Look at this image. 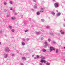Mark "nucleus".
Instances as JSON below:
<instances>
[{"mask_svg":"<svg viewBox=\"0 0 65 65\" xmlns=\"http://www.w3.org/2000/svg\"><path fill=\"white\" fill-rule=\"evenodd\" d=\"M15 30L14 29H12V30H11V31L12 32H14Z\"/></svg>","mask_w":65,"mask_h":65,"instance_id":"aec40b11","label":"nucleus"},{"mask_svg":"<svg viewBox=\"0 0 65 65\" xmlns=\"http://www.w3.org/2000/svg\"><path fill=\"white\" fill-rule=\"evenodd\" d=\"M39 64L40 65H42V63H40Z\"/></svg>","mask_w":65,"mask_h":65,"instance_id":"09e8293b","label":"nucleus"},{"mask_svg":"<svg viewBox=\"0 0 65 65\" xmlns=\"http://www.w3.org/2000/svg\"><path fill=\"white\" fill-rule=\"evenodd\" d=\"M53 43H54V44H56V42H55V41H53Z\"/></svg>","mask_w":65,"mask_h":65,"instance_id":"37998d69","label":"nucleus"},{"mask_svg":"<svg viewBox=\"0 0 65 65\" xmlns=\"http://www.w3.org/2000/svg\"><path fill=\"white\" fill-rule=\"evenodd\" d=\"M50 26H48L46 27V29H49V28H50Z\"/></svg>","mask_w":65,"mask_h":65,"instance_id":"b1692460","label":"nucleus"},{"mask_svg":"<svg viewBox=\"0 0 65 65\" xmlns=\"http://www.w3.org/2000/svg\"><path fill=\"white\" fill-rule=\"evenodd\" d=\"M64 61H65V59H64Z\"/></svg>","mask_w":65,"mask_h":65,"instance_id":"052dcab7","label":"nucleus"},{"mask_svg":"<svg viewBox=\"0 0 65 65\" xmlns=\"http://www.w3.org/2000/svg\"><path fill=\"white\" fill-rule=\"evenodd\" d=\"M43 62L44 63H46V61L45 60H43Z\"/></svg>","mask_w":65,"mask_h":65,"instance_id":"e433bc0d","label":"nucleus"},{"mask_svg":"<svg viewBox=\"0 0 65 65\" xmlns=\"http://www.w3.org/2000/svg\"><path fill=\"white\" fill-rule=\"evenodd\" d=\"M40 33V32H36V34H39Z\"/></svg>","mask_w":65,"mask_h":65,"instance_id":"6ab92c4d","label":"nucleus"},{"mask_svg":"<svg viewBox=\"0 0 65 65\" xmlns=\"http://www.w3.org/2000/svg\"><path fill=\"white\" fill-rule=\"evenodd\" d=\"M10 10H13V9H12V8L11 7L10 8Z\"/></svg>","mask_w":65,"mask_h":65,"instance_id":"7c9ffc66","label":"nucleus"},{"mask_svg":"<svg viewBox=\"0 0 65 65\" xmlns=\"http://www.w3.org/2000/svg\"><path fill=\"white\" fill-rule=\"evenodd\" d=\"M43 56H41L40 58H43Z\"/></svg>","mask_w":65,"mask_h":65,"instance_id":"49530a36","label":"nucleus"},{"mask_svg":"<svg viewBox=\"0 0 65 65\" xmlns=\"http://www.w3.org/2000/svg\"><path fill=\"white\" fill-rule=\"evenodd\" d=\"M4 11L5 12H6V11H7V10L6 9H4Z\"/></svg>","mask_w":65,"mask_h":65,"instance_id":"393cba45","label":"nucleus"},{"mask_svg":"<svg viewBox=\"0 0 65 65\" xmlns=\"http://www.w3.org/2000/svg\"><path fill=\"white\" fill-rule=\"evenodd\" d=\"M20 65H24L23 64V63H20Z\"/></svg>","mask_w":65,"mask_h":65,"instance_id":"79ce46f5","label":"nucleus"},{"mask_svg":"<svg viewBox=\"0 0 65 65\" xmlns=\"http://www.w3.org/2000/svg\"><path fill=\"white\" fill-rule=\"evenodd\" d=\"M46 65H50V64L49 62H47L46 63Z\"/></svg>","mask_w":65,"mask_h":65,"instance_id":"412c9836","label":"nucleus"},{"mask_svg":"<svg viewBox=\"0 0 65 65\" xmlns=\"http://www.w3.org/2000/svg\"><path fill=\"white\" fill-rule=\"evenodd\" d=\"M9 2L10 4H12V1H10Z\"/></svg>","mask_w":65,"mask_h":65,"instance_id":"2f4dec72","label":"nucleus"},{"mask_svg":"<svg viewBox=\"0 0 65 65\" xmlns=\"http://www.w3.org/2000/svg\"><path fill=\"white\" fill-rule=\"evenodd\" d=\"M34 55H32V57H34Z\"/></svg>","mask_w":65,"mask_h":65,"instance_id":"864d4df0","label":"nucleus"},{"mask_svg":"<svg viewBox=\"0 0 65 65\" xmlns=\"http://www.w3.org/2000/svg\"><path fill=\"white\" fill-rule=\"evenodd\" d=\"M64 22H65V19H64Z\"/></svg>","mask_w":65,"mask_h":65,"instance_id":"0e129e2a","label":"nucleus"},{"mask_svg":"<svg viewBox=\"0 0 65 65\" xmlns=\"http://www.w3.org/2000/svg\"><path fill=\"white\" fill-rule=\"evenodd\" d=\"M48 41L49 42H50V41H51V39H48Z\"/></svg>","mask_w":65,"mask_h":65,"instance_id":"cd10ccee","label":"nucleus"},{"mask_svg":"<svg viewBox=\"0 0 65 65\" xmlns=\"http://www.w3.org/2000/svg\"><path fill=\"white\" fill-rule=\"evenodd\" d=\"M41 21L42 22H44V20L43 19H41Z\"/></svg>","mask_w":65,"mask_h":65,"instance_id":"c756f323","label":"nucleus"},{"mask_svg":"<svg viewBox=\"0 0 65 65\" xmlns=\"http://www.w3.org/2000/svg\"><path fill=\"white\" fill-rule=\"evenodd\" d=\"M63 26L64 27H65V24H63Z\"/></svg>","mask_w":65,"mask_h":65,"instance_id":"3c124183","label":"nucleus"},{"mask_svg":"<svg viewBox=\"0 0 65 65\" xmlns=\"http://www.w3.org/2000/svg\"><path fill=\"white\" fill-rule=\"evenodd\" d=\"M44 59H45L44 57H43L41 59V60H44Z\"/></svg>","mask_w":65,"mask_h":65,"instance_id":"ea45409f","label":"nucleus"},{"mask_svg":"<svg viewBox=\"0 0 65 65\" xmlns=\"http://www.w3.org/2000/svg\"><path fill=\"white\" fill-rule=\"evenodd\" d=\"M22 39L23 41H25V39L24 38H23Z\"/></svg>","mask_w":65,"mask_h":65,"instance_id":"a19ab883","label":"nucleus"},{"mask_svg":"<svg viewBox=\"0 0 65 65\" xmlns=\"http://www.w3.org/2000/svg\"><path fill=\"white\" fill-rule=\"evenodd\" d=\"M46 51V50L45 49H42V51L43 52H45Z\"/></svg>","mask_w":65,"mask_h":65,"instance_id":"f3484780","label":"nucleus"},{"mask_svg":"<svg viewBox=\"0 0 65 65\" xmlns=\"http://www.w3.org/2000/svg\"><path fill=\"white\" fill-rule=\"evenodd\" d=\"M16 52L17 53H19V51L18 50H16Z\"/></svg>","mask_w":65,"mask_h":65,"instance_id":"a18cd8bd","label":"nucleus"},{"mask_svg":"<svg viewBox=\"0 0 65 65\" xmlns=\"http://www.w3.org/2000/svg\"><path fill=\"white\" fill-rule=\"evenodd\" d=\"M25 32H28V30H25Z\"/></svg>","mask_w":65,"mask_h":65,"instance_id":"72a5a7b5","label":"nucleus"},{"mask_svg":"<svg viewBox=\"0 0 65 65\" xmlns=\"http://www.w3.org/2000/svg\"><path fill=\"white\" fill-rule=\"evenodd\" d=\"M40 62H41V63H43V60H41L40 61Z\"/></svg>","mask_w":65,"mask_h":65,"instance_id":"c85d7f7f","label":"nucleus"},{"mask_svg":"<svg viewBox=\"0 0 65 65\" xmlns=\"http://www.w3.org/2000/svg\"><path fill=\"white\" fill-rule=\"evenodd\" d=\"M61 15V13L60 12L58 13L57 14H56V16L57 17H59Z\"/></svg>","mask_w":65,"mask_h":65,"instance_id":"423d86ee","label":"nucleus"},{"mask_svg":"<svg viewBox=\"0 0 65 65\" xmlns=\"http://www.w3.org/2000/svg\"><path fill=\"white\" fill-rule=\"evenodd\" d=\"M64 49H65V47H64Z\"/></svg>","mask_w":65,"mask_h":65,"instance_id":"bf43d9fd","label":"nucleus"},{"mask_svg":"<svg viewBox=\"0 0 65 65\" xmlns=\"http://www.w3.org/2000/svg\"><path fill=\"white\" fill-rule=\"evenodd\" d=\"M29 20H30V21L31 20H32V19H31V18H29Z\"/></svg>","mask_w":65,"mask_h":65,"instance_id":"8fccbe9b","label":"nucleus"},{"mask_svg":"<svg viewBox=\"0 0 65 65\" xmlns=\"http://www.w3.org/2000/svg\"><path fill=\"white\" fill-rule=\"evenodd\" d=\"M7 17H8H8H9V15H7Z\"/></svg>","mask_w":65,"mask_h":65,"instance_id":"603ef678","label":"nucleus"},{"mask_svg":"<svg viewBox=\"0 0 65 65\" xmlns=\"http://www.w3.org/2000/svg\"><path fill=\"white\" fill-rule=\"evenodd\" d=\"M41 39L42 40H43V39H44V38H43V37H41Z\"/></svg>","mask_w":65,"mask_h":65,"instance_id":"473e14b6","label":"nucleus"},{"mask_svg":"<svg viewBox=\"0 0 65 65\" xmlns=\"http://www.w3.org/2000/svg\"><path fill=\"white\" fill-rule=\"evenodd\" d=\"M0 33H2V30H1L0 31Z\"/></svg>","mask_w":65,"mask_h":65,"instance_id":"de8ad7c7","label":"nucleus"},{"mask_svg":"<svg viewBox=\"0 0 65 65\" xmlns=\"http://www.w3.org/2000/svg\"><path fill=\"white\" fill-rule=\"evenodd\" d=\"M31 27L32 28H33V26H32Z\"/></svg>","mask_w":65,"mask_h":65,"instance_id":"6e6d98bb","label":"nucleus"},{"mask_svg":"<svg viewBox=\"0 0 65 65\" xmlns=\"http://www.w3.org/2000/svg\"><path fill=\"white\" fill-rule=\"evenodd\" d=\"M4 4L5 5H6V4H7V3L6 2H3Z\"/></svg>","mask_w":65,"mask_h":65,"instance_id":"9d476101","label":"nucleus"},{"mask_svg":"<svg viewBox=\"0 0 65 65\" xmlns=\"http://www.w3.org/2000/svg\"><path fill=\"white\" fill-rule=\"evenodd\" d=\"M50 52H52V51L55 50V49H54V47H50Z\"/></svg>","mask_w":65,"mask_h":65,"instance_id":"20e7f679","label":"nucleus"},{"mask_svg":"<svg viewBox=\"0 0 65 65\" xmlns=\"http://www.w3.org/2000/svg\"><path fill=\"white\" fill-rule=\"evenodd\" d=\"M54 6L55 8H57L58 7V6L59 5V4L58 3H56L54 4Z\"/></svg>","mask_w":65,"mask_h":65,"instance_id":"7ed1b4c3","label":"nucleus"},{"mask_svg":"<svg viewBox=\"0 0 65 65\" xmlns=\"http://www.w3.org/2000/svg\"><path fill=\"white\" fill-rule=\"evenodd\" d=\"M56 12H58V10H57L56 11Z\"/></svg>","mask_w":65,"mask_h":65,"instance_id":"13d9d810","label":"nucleus"},{"mask_svg":"<svg viewBox=\"0 0 65 65\" xmlns=\"http://www.w3.org/2000/svg\"><path fill=\"white\" fill-rule=\"evenodd\" d=\"M50 35H54V33L52 32H50Z\"/></svg>","mask_w":65,"mask_h":65,"instance_id":"4be33fe9","label":"nucleus"},{"mask_svg":"<svg viewBox=\"0 0 65 65\" xmlns=\"http://www.w3.org/2000/svg\"><path fill=\"white\" fill-rule=\"evenodd\" d=\"M22 60H26V58L25 57H22Z\"/></svg>","mask_w":65,"mask_h":65,"instance_id":"1a4fd4ad","label":"nucleus"},{"mask_svg":"<svg viewBox=\"0 0 65 65\" xmlns=\"http://www.w3.org/2000/svg\"><path fill=\"white\" fill-rule=\"evenodd\" d=\"M44 11V9L43 8H41V10L40 11V12H43Z\"/></svg>","mask_w":65,"mask_h":65,"instance_id":"39448f33","label":"nucleus"},{"mask_svg":"<svg viewBox=\"0 0 65 65\" xmlns=\"http://www.w3.org/2000/svg\"><path fill=\"white\" fill-rule=\"evenodd\" d=\"M5 51L6 52L8 53L10 51V49L8 47H6L5 48Z\"/></svg>","mask_w":65,"mask_h":65,"instance_id":"f257e3e1","label":"nucleus"},{"mask_svg":"<svg viewBox=\"0 0 65 65\" xmlns=\"http://www.w3.org/2000/svg\"><path fill=\"white\" fill-rule=\"evenodd\" d=\"M34 8L35 9H36L37 8V5H35L34 6Z\"/></svg>","mask_w":65,"mask_h":65,"instance_id":"0eeeda50","label":"nucleus"},{"mask_svg":"<svg viewBox=\"0 0 65 65\" xmlns=\"http://www.w3.org/2000/svg\"><path fill=\"white\" fill-rule=\"evenodd\" d=\"M9 28L10 29H12V26H11L9 25L8 26Z\"/></svg>","mask_w":65,"mask_h":65,"instance_id":"9b49d317","label":"nucleus"},{"mask_svg":"<svg viewBox=\"0 0 65 65\" xmlns=\"http://www.w3.org/2000/svg\"><path fill=\"white\" fill-rule=\"evenodd\" d=\"M36 14L37 15H39V14H40V13H39V12H38L36 13Z\"/></svg>","mask_w":65,"mask_h":65,"instance_id":"5701e85b","label":"nucleus"},{"mask_svg":"<svg viewBox=\"0 0 65 65\" xmlns=\"http://www.w3.org/2000/svg\"><path fill=\"white\" fill-rule=\"evenodd\" d=\"M60 33H61V34H64V32L62 30L60 31Z\"/></svg>","mask_w":65,"mask_h":65,"instance_id":"f8f14e48","label":"nucleus"},{"mask_svg":"<svg viewBox=\"0 0 65 65\" xmlns=\"http://www.w3.org/2000/svg\"><path fill=\"white\" fill-rule=\"evenodd\" d=\"M33 2H36V0H33Z\"/></svg>","mask_w":65,"mask_h":65,"instance_id":"c03bdc74","label":"nucleus"},{"mask_svg":"<svg viewBox=\"0 0 65 65\" xmlns=\"http://www.w3.org/2000/svg\"><path fill=\"white\" fill-rule=\"evenodd\" d=\"M37 57V58H39V56H38L37 55V56L36 57Z\"/></svg>","mask_w":65,"mask_h":65,"instance_id":"c9c22d12","label":"nucleus"},{"mask_svg":"<svg viewBox=\"0 0 65 65\" xmlns=\"http://www.w3.org/2000/svg\"><path fill=\"white\" fill-rule=\"evenodd\" d=\"M3 57L4 58H6L8 57V55L7 54L5 53L3 54Z\"/></svg>","mask_w":65,"mask_h":65,"instance_id":"f03ea898","label":"nucleus"},{"mask_svg":"<svg viewBox=\"0 0 65 65\" xmlns=\"http://www.w3.org/2000/svg\"><path fill=\"white\" fill-rule=\"evenodd\" d=\"M12 20H15V18L14 17H11Z\"/></svg>","mask_w":65,"mask_h":65,"instance_id":"4468645a","label":"nucleus"},{"mask_svg":"<svg viewBox=\"0 0 65 65\" xmlns=\"http://www.w3.org/2000/svg\"><path fill=\"white\" fill-rule=\"evenodd\" d=\"M53 1H55V0H52Z\"/></svg>","mask_w":65,"mask_h":65,"instance_id":"e2e57ef3","label":"nucleus"},{"mask_svg":"<svg viewBox=\"0 0 65 65\" xmlns=\"http://www.w3.org/2000/svg\"><path fill=\"white\" fill-rule=\"evenodd\" d=\"M24 25H26L27 23V22L26 21H24Z\"/></svg>","mask_w":65,"mask_h":65,"instance_id":"a211bd4d","label":"nucleus"},{"mask_svg":"<svg viewBox=\"0 0 65 65\" xmlns=\"http://www.w3.org/2000/svg\"><path fill=\"white\" fill-rule=\"evenodd\" d=\"M58 50L57 49L56 50V53H58Z\"/></svg>","mask_w":65,"mask_h":65,"instance_id":"a878e982","label":"nucleus"},{"mask_svg":"<svg viewBox=\"0 0 65 65\" xmlns=\"http://www.w3.org/2000/svg\"><path fill=\"white\" fill-rule=\"evenodd\" d=\"M17 14H15V15H17Z\"/></svg>","mask_w":65,"mask_h":65,"instance_id":"680f3d73","label":"nucleus"},{"mask_svg":"<svg viewBox=\"0 0 65 65\" xmlns=\"http://www.w3.org/2000/svg\"><path fill=\"white\" fill-rule=\"evenodd\" d=\"M1 42H0V45H1Z\"/></svg>","mask_w":65,"mask_h":65,"instance_id":"4d7b16f0","label":"nucleus"},{"mask_svg":"<svg viewBox=\"0 0 65 65\" xmlns=\"http://www.w3.org/2000/svg\"><path fill=\"white\" fill-rule=\"evenodd\" d=\"M20 17L21 18H23V16L21 14L20 15Z\"/></svg>","mask_w":65,"mask_h":65,"instance_id":"f704fd0d","label":"nucleus"},{"mask_svg":"<svg viewBox=\"0 0 65 65\" xmlns=\"http://www.w3.org/2000/svg\"><path fill=\"white\" fill-rule=\"evenodd\" d=\"M26 40H27V41H29V38H28L26 39Z\"/></svg>","mask_w":65,"mask_h":65,"instance_id":"58836bf2","label":"nucleus"},{"mask_svg":"<svg viewBox=\"0 0 65 65\" xmlns=\"http://www.w3.org/2000/svg\"><path fill=\"white\" fill-rule=\"evenodd\" d=\"M21 44L22 45H25V43L23 42H22Z\"/></svg>","mask_w":65,"mask_h":65,"instance_id":"6e6552de","label":"nucleus"},{"mask_svg":"<svg viewBox=\"0 0 65 65\" xmlns=\"http://www.w3.org/2000/svg\"><path fill=\"white\" fill-rule=\"evenodd\" d=\"M13 11H15V10H13Z\"/></svg>","mask_w":65,"mask_h":65,"instance_id":"5fc2aeb1","label":"nucleus"},{"mask_svg":"<svg viewBox=\"0 0 65 65\" xmlns=\"http://www.w3.org/2000/svg\"><path fill=\"white\" fill-rule=\"evenodd\" d=\"M37 59V57H34V59Z\"/></svg>","mask_w":65,"mask_h":65,"instance_id":"4c0bfd02","label":"nucleus"},{"mask_svg":"<svg viewBox=\"0 0 65 65\" xmlns=\"http://www.w3.org/2000/svg\"><path fill=\"white\" fill-rule=\"evenodd\" d=\"M44 44L45 45H48V44H47V42H46L44 43Z\"/></svg>","mask_w":65,"mask_h":65,"instance_id":"dca6fc26","label":"nucleus"},{"mask_svg":"<svg viewBox=\"0 0 65 65\" xmlns=\"http://www.w3.org/2000/svg\"><path fill=\"white\" fill-rule=\"evenodd\" d=\"M52 13L53 15H55V12H52Z\"/></svg>","mask_w":65,"mask_h":65,"instance_id":"ddd939ff","label":"nucleus"},{"mask_svg":"<svg viewBox=\"0 0 65 65\" xmlns=\"http://www.w3.org/2000/svg\"><path fill=\"white\" fill-rule=\"evenodd\" d=\"M11 56H14V54L13 53H12L11 54Z\"/></svg>","mask_w":65,"mask_h":65,"instance_id":"bb28decb","label":"nucleus"},{"mask_svg":"<svg viewBox=\"0 0 65 65\" xmlns=\"http://www.w3.org/2000/svg\"><path fill=\"white\" fill-rule=\"evenodd\" d=\"M48 45H44V48H47V46Z\"/></svg>","mask_w":65,"mask_h":65,"instance_id":"2eb2a0df","label":"nucleus"}]
</instances>
